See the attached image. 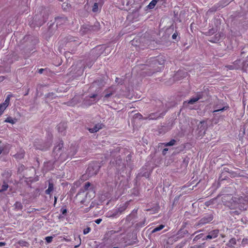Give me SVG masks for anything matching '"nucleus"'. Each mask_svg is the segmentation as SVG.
Segmentation results:
<instances>
[{
    "label": "nucleus",
    "instance_id": "1",
    "mask_svg": "<svg viewBox=\"0 0 248 248\" xmlns=\"http://www.w3.org/2000/svg\"><path fill=\"white\" fill-rule=\"evenodd\" d=\"M91 184L89 182H87L85 184L84 189V190H81V191L78 192V193L77 195V197L78 198H81L82 196H84V192L85 191H88L87 193H86V198L85 199L81 200L80 201V202L82 204H86L87 203H88L91 199L93 198L95 194L93 189H89V187L90 186Z\"/></svg>",
    "mask_w": 248,
    "mask_h": 248
},
{
    "label": "nucleus",
    "instance_id": "2",
    "mask_svg": "<svg viewBox=\"0 0 248 248\" xmlns=\"http://www.w3.org/2000/svg\"><path fill=\"white\" fill-rule=\"evenodd\" d=\"M207 128L206 123L204 122H200L198 125V129L199 130L198 134L199 136H202L205 134V130Z\"/></svg>",
    "mask_w": 248,
    "mask_h": 248
},
{
    "label": "nucleus",
    "instance_id": "3",
    "mask_svg": "<svg viewBox=\"0 0 248 248\" xmlns=\"http://www.w3.org/2000/svg\"><path fill=\"white\" fill-rule=\"evenodd\" d=\"M11 95H7L4 102L0 105V116L3 113L6 108L9 106Z\"/></svg>",
    "mask_w": 248,
    "mask_h": 248
},
{
    "label": "nucleus",
    "instance_id": "4",
    "mask_svg": "<svg viewBox=\"0 0 248 248\" xmlns=\"http://www.w3.org/2000/svg\"><path fill=\"white\" fill-rule=\"evenodd\" d=\"M218 235V230H215L209 232L206 237V239H211L216 238Z\"/></svg>",
    "mask_w": 248,
    "mask_h": 248
},
{
    "label": "nucleus",
    "instance_id": "5",
    "mask_svg": "<svg viewBox=\"0 0 248 248\" xmlns=\"http://www.w3.org/2000/svg\"><path fill=\"white\" fill-rule=\"evenodd\" d=\"M67 21V18L65 17H58L56 19V22L57 25H60L63 23H66Z\"/></svg>",
    "mask_w": 248,
    "mask_h": 248
},
{
    "label": "nucleus",
    "instance_id": "6",
    "mask_svg": "<svg viewBox=\"0 0 248 248\" xmlns=\"http://www.w3.org/2000/svg\"><path fill=\"white\" fill-rule=\"evenodd\" d=\"M102 128V125L100 124H96L93 128L89 129L91 133H94L97 132L99 129Z\"/></svg>",
    "mask_w": 248,
    "mask_h": 248
},
{
    "label": "nucleus",
    "instance_id": "7",
    "mask_svg": "<svg viewBox=\"0 0 248 248\" xmlns=\"http://www.w3.org/2000/svg\"><path fill=\"white\" fill-rule=\"evenodd\" d=\"M201 98V95H198L197 96H196L195 97H193L192 98L190 99L188 101V103L190 104H193L196 102L198 101Z\"/></svg>",
    "mask_w": 248,
    "mask_h": 248
},
{
    "label": "nucleus",
    "instance_id": "8",
    "mask_svg": "<svg viewBox=\"0 0 248 248\" xmlns=\"http://www.w3.org/2000/svg\"><path fill=\"white\" fill-rule=\"evenodd\" d=\"M216 108H217V109L214 110L213 113H217L218 112H222L223 111H224L225 110H227L228 108V107L225 106L222 108H218V107H216Z\"/></svg>",
    "mask_w": 248,
    "mask_h": 248
},
{
    "label": "nucleus",
    "instance_id": "9",
    "mask_svg": "<svg viewBox=\"0 0 248 248\" xmlns=\"http://www.w3.org/2000/svg\"><path fill=\"white\" fill-rule=\"evenodd\" d=\"M53 189V185L51 183H49L48 187L46 190V193L47 194H50V193L52 191Z\"/></svg>",
    "mask_w": 248,
    "mask_h": 248
},
{
    "label": "nucleus",
    "instance_id": "10",
    "mask_svg": "<svg viewBox=\"0 0 248 248\" xmlns=\"http://www.w3.org/2000/svg\"><path fill=\"white\" fill-rule=\"evenodd\" d=\"M158 0H152L149 4L148 5V7L149 9H153L154 8L155 5L156 4L157 1Z\"/></svg>",
    "mask_w": 248,
    "mask_h": 248
},
{
    "label": "nucleus",
    "instance_id": "11",
    "mask_svg": "<svg viewBox=\"0 0 248 248\" xmlns=\"http://www.w3.org/2000/svg\"><path fill=\"white\" fill-rule=\"evenodd\" d=\"M164 228V225H160L158 227H155L154 230L152 231V232H155L158 231H160L162 229Z\"/></svg>",
    "mask_w": 248,
    "mask_h": 248
},
{
    "label": "nucleus",
    "instance_id": "12",
    "mask_svg": "<svg viewBox=\"0 0 248 248\" xmlns=\"http://www.w3.org/2000/svg\"><path fill=\"white\" fill-rule=\"evenodd\" d=\"M236 244V240L234 238H232L230 240L229 243H228V246L229 247H232Z\"/></svg>",
    "mask_w": 248,
    "mask_h": 248
},
{
    "label": "nucleus",
    "instance_id": "13",
    "mask_svg": "<svg viewBox=\"0 0 248 248\" xmlns=\"http://www.w3.org/2000/svg\"><path fill=\"white\" fill-rule=\"evenodd\" d=\"M4 122L12 124H14L16 123V121L13 119L11 117H8L6 119H5Z\"/></svg>",
    "mask_w": 248,
    "mask_h": 248
},
{
    "label": "nucleus",
    "instance_id": "14",
    "mask_svg": "<svg viewBox=\"0 0 248 248\" xmlns=\"http://www.w3.org/2000/svg\"><path fill=\"white\" fill-rule=\"evenodd\" d=\"M248 199L247 197H245V198H243L242 197L239 199V203H243V204H247V199Z\"/></svg>",
    "mask_w": 248,
    "mask_h": 248
},
{
    "label": "nucleus",
    "instance_id": "15",
    "mask_svg": "<svg viewBox=\"0 0 248 248\" xmlns=\"http://www.w3.org/2000/svg\"><path fill=\"white\" fill-rule=\"evenodd\" d=\"M62 144H59L58 145H57L54 148V152L55 153L58 152L61 150V149L62 148Z\"/></svg>",
    "mask_w": 248,
    "mask_h": 248
},
{
    "label": "nucleus",
    "instance_id": "16",
    "mask_svg": "<svg viewBox=\"0 0 248 248\" xmlns=\"http://www.w3.org/2000/svg\"><path fill=\"white\" fill-rule=\"evenodd\" d=\"M175 141L174 140H172L170 142L166 143L165 146H172L175 144Z\"/></svg>",
    "mask_w": 248,
    "mask_h": 248
},
{
    "label": "nucleus",
    "instance_id": "17",
    "mask_svg": "<svg viewBox=\"0 0 248 248\" xmlns=\"http://www.w3.org/2000/svg\"><path fill=\"white\" fill-rule=\"evenodd\" d=\"M98 4L97 3H95L93 7V12H96L98 11Z\"/></svg>",
    "mask_w": 248,
    "mask_h": 248
},
{
    "label": "nucleus",
    "instance_id": "18",
    "mask_svg": "<svg viewBox=\"0 0 248 248\" xmlns=\"http://www.w3.org/2000/svg\"><path fill=\"white\" fill-rule=\"evenodd\" d=\"M52 239H53L52 236H47L45 238L46 241L48 243L52 242Z\"/></svg>",
    "mask_w": 248,
    "mask_h": 248
},
{
    "label": "nucleus",
    "instance_id": "19",
    "mask_svg": "<svg viewBox=\"0 0 248 248\" xmlns=\"http://www.w3.org/2000/svg\"><path fill=\"white\" fill-rule=\"evenodd\" d=\"M8 188V185L6 184H4L2 186V188L0 190V192L6 190Z\"/></svg>",
    "mask_w": 248,
    "mask_h": 248
},
{
    "label": "nucleus",
    "instance_id": "20",
    "mask_svg": "<svg viewBox=\"0 0 248 248\" xmlns=\"http://www.w3.org/2000/svg\"><path fill=\"white\" fill-rule=\"evenodd\" d=\"M91 231V229L90 228H87L84 229L83 233L84 234H86L88 233Z\"/></svg>",
    "mask_w": 248,
    "mask_h": 248
},
{
    "label": "nucleus",
    "instance_id": "21",
    "mask_svg": "<svg viewBox=\"0 0 248 248\" xmlns=\"http://www.w3.org/2000/svg\"><path fill=\"white\" fill-rule=\"evenodd\" d=\"M62 6L64 9H66L69 7V4L67 2H64Z\"/></svg>",
    "mask_w": 248,
    "mask_h": 248
},
{
    "label": "nucleus",
    "instance_id": "22",
    "mask_svg": "<svg viewBox=\"0 0 248 248\" xmlns=\"http://www.w3.org/2000/svg\"><path fill=\"white\" fill-rule=\"evenodd\" d=\"M15 206L16 208H18V209H21L22 207L21 204L19 202H16L15 204Z\"/></svg>",
    "mask_w": 248,
    "mask_h": 248
},
{
    "label": "nucleus",
    "instance_id": "23",
    "mask_svg": "<svg viewBox=\"0 0 248 248\" xmlns=\"http://www.w3.org/2000/svg\"><path fill=\"white\" fill-rule=\"evenodd\" d=\"M113 94V93L112 92H111L109 93H107L106 94L105 96H104V99H107L109 96H110L111 95Z\"/></svg>",
    "mask_w": 248,
    "mask_h": 248
},
{
    "label": "nucleus",
    "instance_id": "24",
    "mask_svg": "<svg viewBox=\"0 0 248 248\" xmlns=\"http://www.w3.org/2000/svg\"><path fill=\"white\" fill-rule=\"evenodd\" d=\"M61 126H62V127H63V126H64V124H60L58 125V130H59L60 132H62V130H60V127H61Z\"/></svg>",
    "mask_w": 248,
    "mask_h": 248
},
{
    "label": "nucleus",
    "instance_id": "25",
    "mask_svg": "<svg viewBox=\"0 0 248 248\" xmlns=\"http://www.w3.org/2000/svg\"><path fill=\"white\" fill-rule=\"evenodd\" d=\"M101 221H102V219H101V218H98L95 220V222L96 223H97V224H99V223H100V222Z\"/></svg>",
    "mask_w": 248,
    "mask_h": 248
},
{
    "label": "nucleus",
    "instance_id": "26",
    "mask_svg": "<svg viewBox=\"0 0 248 248\" xmlns=\"http://www.w3.org/2000/svg\"><path fill=\"white\" fill-rule=\"evenodd\" d=\"M167 151H168V149H167V148L164 149L163 151V154L164 155H165Z\"/></svg>",
    "mask_w": 248,
    "mask_h": 248
},
{
    "label": "nucleus",
    "instance_id": "27",
    "mask_svg": "<svg viewBox=\"0 0 248 248\" xmlns=\"http://www.w3.org/2000/svg\"><path fill=\"white\" fill-rule=\"evenodd\" d=\"M5 245L4 242H0V247L3 246Z\"/></svg>",
    "mask_w": 248,
    "mask_h": 248
},
{
    "label": "nucleus",
    "instance_id": "28",
    "mask_svg": "<svg viewBox=\"0 0 248 248\" xmlns=\"http://www.w3.org/2000/svg\"><path fill=\"white\" fill-rule=\"evenodd\" d=\"M172 38L173 39H176V37H177V35L175 33H174L173 35H172Z\"/></svg>",
    "mask_w": 248,
    "mask_h": 248
},
{
    "label": "nucleus",
    "instance_id": "29",
    "mask_svg": "<svg viewBox=\"0 0 248 248\" xmlns=\"http://www.w3.org/2000/svg\"><path fill=\"white\" fill-rule=\"evenodd\" d=\"M44 69H40L39 70V73H40V74H42L44 71Z\"/></svg>",
    "mask_w": 248,
    "mask_h": 248
},
{
    "label": "nucleus",
    "instance_id": "30",
    "mask_svg": "<svg viewBox=\"0 0 248 248\" xmlns=\"http://www.w3.org/2000/svg\"><path fill=\"white\" fill-rule=\"evenodd\" d=\"M3 150V148L2 147L0 146V155L1 154Z\"/></svg>",
    "mask_w": 248,
    "mask_h": 248
},
{
    "label": "nucleus",
    "instance_id": "31",
    "mask_svg": "<svg viewBox=\"0 0 248 248\" xmlns=\"http://www.w3.org/2000/svg\"><path fill=\"white\" fill-rule=\"evenodd\" d=\"M96 96H97V94H93V95L91 96H90V97H91V98H94V97H95Z\"/></svg>",
    "mask_w": 248,
    "mask_h": 248
},
{
    "label": "nucleus",
    "instance_id": "32",
    "mask_svg": "<svg viewBox=\"0 0 248 248\" xmlns=\"http://www.w3.org/2000/svg\"><path fill=\"white\" fill-rule=\"evenodd\" d=\"M97 173L96 172V170H95V171L94 172H92V173H90V174L91 175H93V174H96Z\"/></svg>",
    "mask_w": 248,
    "mask_h": 248
},
{
    "label": "nucleus",
    "instance_id": "33",
    "mask_svg": "<svg viewBox=\"0 0 248 248\" xmlns=\"http://www.w3.org/2000/svg\"><path fill=\"white\" fill-rule=\"evenodd\" d=\"M66 212V209H64L62 211V214H64Z\"/></svg>",
    "mask_w": 248,
    "mask_h": 248
},
{
    "label": "nucleus",
    "instance_id": "34",
    "mask_svg": "<svg viewBox=\"0 0 248 248\" xmlns=\"http://www.w3.org/2000/svg\"><path fill=\"white\" fill-rule=\"evenodd\" d=\"M56 201H57V198H56V197H55L54 204H55V203H56Z\"/></svg>",
    "mask_w": 248,
    "mask_h": 248
},
{
    "label": "nucleus",
    "instance_id": "35",
    "mask_svg": "<svg viewBox=\"0 0 248 248\" xmlns=\"http://www.w3.org/2000/svg\"><path fill=\"white\" fill-rule=\"evenodd\" d=\"M154 63H155V64H156V63H157V61H156V60H155L154 61Z\"/></svg>",
    "mask_w": 248,
    "mask_h": 248
},
{
    "label": "nucleus",
    "instance_id": "36",
    "mask_svg": "<svg viewBox=\"0 0 248 248\" xmlns=\"http://www.w3.org/2000/svg\"><path fill=\"white\" fill-rule=\"evenodd\" d=\"M90 169H91V168H90V167H89L88 168V170H89V171H91V170H90Z\"/></svg>",
    "mask_w": 248,
    "mask_h": 248
},
{
    "label": "nucleus",
    "instance_id": "37",
    "mask_svg": "<svg viewBox=\"0 0 248 248\" xmlns=\"http://www.w3.org/2000/svg\"><path fill=\"white\" fill-rule=\"evenodd\" d=\"M3 78H3V77H2L1 78H0V80H3Z\"/></svg>",
    "mask_w": 248,
    "mask_h": 248
},
{
    "label": "nucleus",
    "instance_id": "38",
    "mask_svg": "<svg viewBox=\"0 0 248 248\" xmlns=\"http://www.w3.org/2000/svg\"><path fill=\"white\" fill-rule=\"evenodd\" d=\"M3 78H3V77H2L1 78H0V80H3Z\"/></svg>",
    "mask_w": 248,
    "mask_h": 248
},
{
    "label": "nucleus",
    "instance_id": "39",
    "mask_svg": "<svg viewBox=\"0 0 248 248\" xmlns=\"http://www.w3.org/2000/svg\"><path fill=\"white\" fill-rule=\"evenodd\" d=\"M113 248H118V247H114Z\"/></svg>",
    "mask_w": 248,
    "mask_h": 248
},
{
    "label": "nucleus",
    "instance_id": "40",
    "mask_svg": "<svg viewBox=\"0 0 248 248\" xmlns=\"http://www.w3.org/2000/svg\"><path fill=\"white\" fill-rule=\"evenodd\" d=\"M0 142H1L0 141Z\"/></svg>",
    "mask_w": 248,
    "mask_h": 248
}]
</instances>
